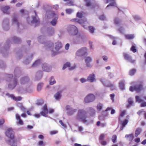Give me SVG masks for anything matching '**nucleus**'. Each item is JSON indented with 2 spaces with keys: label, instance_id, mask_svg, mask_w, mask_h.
<instances>
[{
  "label": "nucleus",
  "instance_id": "obj_1",
  "mask_svg": "<svg viewBox=\"0 0 146 146\" xmlns=\"http://www.w3.org/2000/svg\"><path fill=\"white\" fill-rule=\"evenodd\" d=\"M21 75V71L18 67H16L15 69L14 76L11 74H6V80L9 82L8 85V88L9 89L12 90L15 88L18 84L17 78Z\"/></svg>",
  "mask_w": 146,
  "mask_h": 146
},
{
  "label": "nucleus",
  "instance_id": "obj_26",
  "mask_svg": "<svg viewBox=\"0 0 146 146\" xmlns=\"http://www.w3.org/2000/svg\"><path fill=\"white\" fill-rule=\"evenodd\" d=\"M9 9L10 7L9 6H6L2 8L1 10L4 13L9 14V13L8 11V10Z\"/></svg>",
  "mask_w": 146,
  "mask_h": 146
},
{
  "label": "nucleus",
  "instance_id": "obj_18",
  "mask_svg": "<svg viewBox=\"0 0 146 146\" xmlns=\"http://www.w3.org/2000/svg\"><path fill=\"white\" fill-rule=\"evenodd\" d=\"M100 81L105 87H114V84L110 82L107 81L105 82L103 80H101Z\"/></svg>",
  "mask_w": 146,
  "mask_h": 146
},
{
  "label": "nucleus",
  "instance_id": "obj_8",
  "mask_svg": "<svg viewBox=\"0 0 146 146\" xmlns=\"http://www.w3.org/2000/svg\"><path fill=\"white\" fill-rule=\"evenodd\" d=\"M48 13L53 19L52 21L50 22V24L53 26L56 25L57 24V21L58 18V15L54 12H52L50 11L48 12Z\"/></svg>",
  "mask_w": 146,
  "mask_h": 146
},
{
  "label": "nucleus",
  "instance_id": "obj_24",
  "mask_svg": "<svg viewBox=\"0 0 146 146\" xmlns=\"http://www.w3.org/2000/svg\"><path fill=\"white\" fill-rule=\"evenodd\" d=\"M42 66V69L44 71L49 72L51 70L50 68L47 66V64L46 63L43 64Z\"/></svg>",
  "mask_w": 146,
  "mask_h": 146
},
{
  "label": "nucleus",
  "instance_id": "obj_58",
  "mask_svg": "<svg viewBox=\"0 0 146 146\" xmlns=\"http://www.w3.org/2000/svg\"><path fill=\"white\" fill-rule=\"evenodd\" d=\"M117 137L116 135H114L113 136L111 140L113 143H115L117 139Z\"/></svg>",
  "mask_w": 146,
  "mask_h": 146
},
{
  "label": "nucleus",
  "instance_id": "obj_47",
  "mask_svg": "<svg viewBox=\"0 0 146 146\" xmlns=\"http://www.w3.org/2000/svg\"><path fill=\"white\" fill-rule=\"evenodd\" d=\"M84 1L86 3V5L87 7H89L91 5V3L90 0H84Z\"/></svg>",
  "mask_w": 146,
  "mask_h": 146
},
{
  "label": "nucleus",
  "instance_id": "obj_36",
  "mask_svg": "<svg viewBox=\"0 0 146 146\" xmlns=\"http://www.w3.org/2000/svg\"><path fill=\"white\" fill-rule=\"evenodd\" d=\"M6 67L5 64L1 60H0V68L4 69Z\"/></svg>",
  "mask_w": 146,
  "mask_h": 146
},
{
  "label": "nucleus",
  "instance_id": "obj_23",
  "mask_svg": "<svg viewBox=\"0 0 146 146\" xmlns=\"http://www.w3.org/2000/svg\"><path fill=\"white\" fill-rule=\"evenodd\" d=\"M12 23L13 25H17L18 28H19V23L17 20V16H13L12 20Z\"/></svg>",
  "mask_w": 146,
  "mask_h": 146
},
{
  "label": "nucleus",
  "instance_id": "obj_49",
  "mask_svg": "<svg viewBox=\"0 0 146 146\" xmlns=\"http://www.w3.org/2000/svg\"><path fill=\"white\" fill-rule=\"evenodd\" d=\"M43 111L45 112L46 113H48V110L47 108V105L45 104L43 107Z\"/></svg>",
  "mask_w": 146,
  "mask_h": 146
},
{
  "label": "nucleus",
  "instance_id": "obj_15",
  "mask_svg": "<svg viewBox=\"0 0 146 146\" xmlns=\"http://www.w3.org/2000/svg\"><path fill=\"white\" fill-rule=\"evenodd\" d=\"M73 20L76 22L78 23L81 25L84 28L86 29L87 27L86 26V21L85 20H82V19H74Z\"/></svg>",
  "mask_w": 146,
  "mask_h": 146
},
{
  "label": "nucleus",
  "instance_id": "obj_13",
  "mask_svg": "<svg viewBox=\"0 0 146 146\" xmlns=\"http://www.w3.org/2000/svg\"><path fill=\"white\" fill-rule=\"evenodd\" d=\"M2 27L4 30H8L9 29V20L7 18H5L3 21Z\"/></svg>",
  "mask_w": 146,
  "mask_h": 146
},
{
  "label": "nucleus",
  "instance_id": "obj_52",
  "mask_svg": "<svg viewBox=\"0 0 146 146\" xmlns=\"http://www.w3.org/2000/svg\"><path fill=\"white\" fill-rule=\"evenodd\" d=\"M118 31L121 34H124V29L123 27H121L118 29Z\"/></svg>",
  "mask_w": 146,
  "mask_h": 146
},
{
  "label": "nucleus",
  "instance_id": "obj_43",
  "mask_svg": "<svg viewBox=\"0 0 146 146\" xmlns=\"http://www.w3.org/2000/svg\"><path fill=\"white\" fill-rule=\"evenodd\" d=\"M56 82L54 80V77L52 76L51 77L50 80L49 84L50 85H53L56 83Z\"/></svg>",
  "mask_w": 146,
  "mask_h": 146
},
{
  "label": "nucleus",
  "instance_id": "obj_48",
  "mask_svg": "<svg viewBox=\"0 0 146 146\" xmlns=\"http://www.w3.org/2000/svg\"><path fill=\"white\" fill-rule=\"evenodd\" d=\"M120 22V20L118 19L117 18H115L114 20V23L115 25H118Z\"/></svg>",
  "mask_w": 146,
  "mask_h": 146
},
{
  "label": "nucleus",
  "instance_id": "obj_20",
  "mask_svg": "<svg viewBox=\"0 0 146 146\" xmlns=\"http://www.w3.org/2000/svg\"><path fill=\"white\" fill-rule=\"evenodd\" d=\"M92 58L90 56L86 57L85 58V62L86 64V66L88 68H91L92 65L90 64V62L92 61Z\"/></svg>",
  "mask_w": 146,
  "mask_h": 146
},
{
  "label": "nucleus",
  "instance_id": "obj_6",
  "mask_svg": "<svg viewBox=\"0 0 146 146\" xmlns=\"http://www.w3.org/2000/svg\"><path fill=\"white\" fill-rule=\"evenodd\" d=\"M143 84L142 82H140L137 83L133 86H131L130 87L129 90L131 92H133L135 91L137 93L140 92L143 90Z\"/></svg>",
  "mask_w": 146,
  "mask_h": 146
},
{
  "label": "nucleus",
  "instance_id": "obj_29",
  "mask_svg": "<svg viewBox=\"0 0 146 146\" xmlns=\"http://www.w3.org/2000/svg\"><path fill=\"white\" fill-rule=\"evenodd\" d=\"M55 44V48L56 51H58L62 47V44L60 42L58 41Z\"/></svg>",
  "mask_w": 146,
  "mask_h": 146
},
{
  "label": "nucleus",
  "instance_id": "obj_12",
  "mask_svg": "<svg viewBox=\"0 0 146 146\" xmlns=\"http://www.w3.org/2000/svg\"><path fill=\"white\" fill-rule=\"evenodd\" d=\"M95 99V96L92 94H89L86 97L84 101L86 103H89L94 101Z\"/></svg>",
  "mask_w": 146,
  "mask_h": 146
},
{
  "label": "nucleus",
  "instance_id": "obj_3",
  "mask_svg": "<svg viewBox=\"0 0 146 146\" xmlns=\"http://www.w3.org/2000/svg\"><path fill=\"white\" fill-rule=\"evenodd\" d=\"M5 134L6 136L11 139L8 140L9 144H12L11 146H17V140L14 138V133L12 129L8 128L5 132Z\"/></svg>",
  "mask_w": 146,
  "mask_h": 146
},
{
  "label": "nucleus",
  "instance_id": "obj_59",
  "mask_svg": "<svg viewBox=\"0 0 146 146\" xmlns=\"http://www.w3.org/2000/svg\"><path fill=\"white\" fill-rule=\"evenodd\" d=\"M128 122L127 119H125L123 121L122 123V125L123 126H125Z\"/></svg>",
  "mask_w": 146,
  "mask_h": 146
},
{
  "label": "nucleus",
  "instance_id": "obj_37",
  "mask_svg": "<svg viewBox=\"0 0 146 146\" xmlns=\"http://www.w3.org/2000/svg\"><path fill=\"white\" fill-rule=\"evenodd\" d=\"M61 92H58L55 94L54 96L56 100H58L61 97Z\"/></svg>",
  "mask_w": 146,
  "mask_h": 146
},
{
  "label": "nucleus",
  "instance_id": "obj_45",
  "mask_svg": "<svg viewBox=\"0 0 146 146\" xmlns=\"http://www.w3.org/2000/svg\"><path fill=\"white\" fill-rule=\"evenodd\" d=\"M70 64L69 62H67L63 66L62 68V69L63 70H64L66 67H70Z\"/></svg>",
  "mask_w": 146,
  "mask_h": 146
},
{
  "label": "nucleus",
  "instance_id": "obj_50",
  "mask_svg": "<svg viewBox=\"0 0 146 146\" xmlns=\"http://www.w3.org/2000/svg\"><path fill=\"white\" fill-rule=\"evenodd\" d=\"M135 99L136 102H141L143 101L142 100L140 99L139 98V96H136Z\"/></svg>",
  "mask_w": 146,
  "mask_h": 146
},
{
  "label": "nucleus",
  "instance_id": "obj_17",
  "mask_svg": "<svg viewBox=\"0 0 146 146\" xmlns=\"http://www.w3.org/2000/svg\"><path fill=\"white\" fill-rule=\"evenodd\" d=\"M23 51L26 52V49L23 47L21 49L19 50L16 52V55L19 59H21L23 56L22 52Z\"/></svg>",
  "mask_w": 146,
  "mask_h": 146
},
{
  "label": "nucleus",
  "instance_id": "obj_14",
  "mask_svg": "<svg viewBox=\"0 0 146 146\" xmlns=\"http://www.w3.org/2000/svg\"><path fill=\"white\" fill-rule=\"evenodd\" d=\"M30 80V79L27 76H25L21 78L20 79V83L21 85L27 84Z\"/></svg>",
  "mask_w": 146,
  "mask_h": 146
},
{
  "label": "nucleus",
  "instance_id": "obj_53",
  "mask_svg": "<svg viewBox=\"0 0 146 146\" xmlns=\"http://www.w3.org/2000/svg\"><path fill=\"white\" fill-rule=\"evenodd\" d=\"M99 19L102 21L106 20V19L104 15H102L99 17Z\"/></svg>",
  "mask_w": 146,
  "mask_h": 146
},
{
  "label": "nucleus",
  "instance_id": "obj_39",
  "mask_svg": "<svg viewBox=\"0 0 146 146\" xmlns=\"http://www.w3.org/2000/svg\"><path fill=\"white\" fill-rule=\"evenodd\" d=\"M40 60L39 59L36 60L32 65V67H35L39 64L40 63Z\"/></svg>",
  "mask_w": 146,
  "mask_h": 146
},
{
  "label": "nucleus",
  "instance_id": "obj_40",
  "mask_svg": "<svg viewBox=\"0 0 146 146\" xmlns=\"http://www.w3.org/2000/svg\"><path fill=\"white\" fill-rule=\"evenodd\" d=\"M125 37L127 39L131 40L134 38V36L133 35H125Z\"/></svg>",
  "mask_w": 146,
  "mask_h": 146
},
{
  "label": "nucleus",
  "instance_id": "obj_11",
  "mask_svg": "<svg viewBox=\"0 0 146 146\" xmlns=\"http://www.w3.org/2000/svg\"><path fill=\"white\" fill-rule=\"evenodd\" d=\"M34 12L35 13V16H32V20L31 21V23H35V27H36L37 25L38 26L40 24V21L36 11L34 10Z\"/></svg>",
  "mask_w": 146,
  "mask_h": 146
},
{
  "label": "nucleus",
  "instance_id": "obj_54",
  "mask_svg": "<svg viewBox=\"0 0 146 146\" xmlns=\"http://www.w3.org/2000/svg\"><path fill=\"white\" fill-rule=\"evenodd\" d=\"M38 145L39 146H45V144L42 141H39L38 143Z\"/></svg>",
  "mask_w": 146,
  "mask_h": 146
},
{
  "label": "nucleus",
  "instance_id": "obj_57",
  "mask_svg": "<svg viewBox=\"0 0 146 146\" xmlns=\"http://www.w3.org/2000/svg\"><path fill=\"white\" fill-rule=\"evenodd\" d=\"M133 17L135 20L136 21H138L141 19V18L137 15H135L133 16Z\"/></svg>",
  "mask_w": 146,
  "mask_h": 146
},
{
  "label": "nucleus",
  "instance_id": "obj_21",
  "mask_svg": "<svg viewBox=\"0 0 146 146\" xmlns=\"http://www.w3.org/2000/svg\"><path fill=\"white\" fill-rule=\"evenodd\" d=\"M6 95L8 96L9 97H11V98L13 99V100H15L16 101H20L22 99V98L20 96H18V97H16L13 94H10L9 93H7Z\"/></svg>",
  "mask_w": 146,
  "mask_h": 146
},
{
  "label": "nucleus",
  "instance_id": "obj_31",
  "mask_svg": "<svg viewBox=\"0 0 146 146\" xmlns=\"http://www.w3.org/2000/svg\"><path fill=\"white\" fill-rule=\"evenodd\" d=\"M142 131V130L141 128L140 127L137 128L135 131V136L136 137H137L138 135L140 134Z\"/></svg>",
  "mask_w": 146,
  "mask_h": 146
},
{
  "label": "nucleus",
  "instance_id": "obj_25",
  "mask_svg": "<svg viewBox=\"0 0 146 146\" xmlns=\"http://www.w3.org/2000/svg\"><path fill=\"white\" fill-rule=\"evenodd\" d=\"M33 54H31L30 56H28L27 58L24 61V63L26 64H28L30 61L32 59L33 57Z\"/></svg>",
  "mask_w": 146,
  "mask_h": 146
},
{
  "label": "nucleus",
  "instance_id": "obj_62",
  "mask_svg": "<svg viewBox=\"0 0 146 146\" xmlns=\"http://www.w3.org/2000/svg\"><path fill=\"white\" fill-rule=\"evenodd\" d=\"M116 3L115 2H113L112 3H110L107 6L106 8H108V7L110 6H116Z\"/></svg>",
  "mask_w": 146,
  "mask_h": 146
},
{
  "label": "nucleus",
  "instance_id": "obj_10",
  "mask_svg": "<svg viewBox=\"0 0 146 146\" xmlns=\"http://www.w3.org/2000/svg\"><path fill=\"white\" fill-rule=\"evenodd\" d=\"M76 36L77 38L74 39L73 43L75 44L82 43L84 39L83 35L81 33H79L76 35Z\"/></svg>",
  "mask_w": 146,
  "mask_h": 146
},
{
  "label": "nucleus",
  "instance_id": "obj_19",
  "mask_svg": "<svg viewBox=\"0 0 146 146\" xmlns=\"http://www.w3.org/2000/svg\"><path fill=\"white\" fill-rule=\"evenodd\" d=\"M123 56L124 58L128 60L129 62L131 63H134L135 62V60H133L132 59V57L129 55L126 54L124 53L123 54Z\"/></svg>",
  "mask_w": 146,
  "mask_h": 146
},
{
  "label": "nucleus",
  "instance_id": "obj_35",
  "mask_svg": "<svg viewBox=\"0 0 146 146\" xmlns=\"http://www.w3.org/2000/svg\"><path fill=\"white\" fill-rule=\"evenodd\" d=\"M17 106L22 111H25V108L23 105L22 103L17 102L16 104Z\"/></svg>",
  "mask_w": 146,
  "mask_h": 146
},
{
  "label": "nucleus",
  "instance_id": "obj_33",
  "mask_svg": "<svg viewBox=\"0 0 146 146\" xmlns=\"http://www.w3.org/2000/svg\"><path fill=\"white\" fill-rule=\"evenodd\" d=\"M48 34L49 36H51L54 33V29L52 27L48 28Z\"/></svg>",
  "mask_w": 146,
  "mask_h": 146
},
{
  "label": "nucleus",
  "instance_id": "obj_28",
  "mask_svg": "<svg viewBox=\"0 0 146 146\" xmlns=\"http://www.w3.org/2000/svg\"><path fill=\"white\" fill-rule=\"evenodd\" d=\"M77 111V109H74L71 108L70 110L67 111V114L68 115H71Z\"/></svg>",
  "mask_w": 146,
  "mask_h": 146
},
{
  "label": "nucleus",
  "instance_id": "obj_41",
  "mask_svg": "<svg viewBox=\"0 0 146 146\" xmlns=\"http://www.w3.org/2000/svg\"><path fill=\"white\" fill-rule=\"evenodd\" d=\"M43 85V83L42 82L39 83L37 85V90L38 91L40 90Z\"/></svg>",
  "mask_w": 146,
  "mask_h": 146
},
{
  "label": "nucleus",
  "instance_id": "obj_5",
  "mask_svg": "<svg viewBox=\"0 0 146 146\" xmlns=\"http://www.w3.org/2000/svg\"><path fill=\"white\" fill-rule=\"evenodd\" d=\"M45 39V37L43 36H40L38 38V41L41 44H45L46 48H52L53 47V44L52 43L49 41L45 42L44 41Z\"/></svg>",
  "mask_w": 146,
  "mask_h": 146
},
{
  "label": "nucleus",
  "instance_id": "obj_42",
  "mask_svg": "<svg viewBox=\"0 0 146 146\" xmlns=\"http://www.w3.org/2000/svg\"><path fill=\"white\" fill-rule=\"evenodd\" d=\"M103 105L100 103H98L97 106V109L98 110L100 111L103 108Z\"/></svg>",
  "mask_w": 146,
  "mask_h": 146
},
{
  "label": "nucleus",
  "instance_id": "obj_64",
  "mask_svg": "<svg viewBox=\"0 0 146 146\" xmlns=\"http://www.w3.org/2000/svg\"><path fill=\"white\" fill-rule=\"evenodd\" d=\"M142 103L141 104L140 106L141 107H144L146 106V102L142 101Z\"/></svg>",
  "mask_w": 146,
  "mask_h": 146
},
{
  "label": "nucleus",
  "instance_id": "obj_61",
  "mask_svg": "<svg viewBox=\"0 0 146 146\" xmlns=\"http://www.w3.org/2000/svg\"><path fill=\"white\" fill-rule=\"evenodd\" d=\"M105 137V135L104 134H102L100 135L99 138L100 141H103Z\"/></svg>",
  "mask_w": 146,
  "mask_h": 146
},
{
  "label": "nucleus",
  "instance_id": "obj_2",
  "mask_svg": "<svg viewBox=\"0 0 146 146\" xmlns=\"http://www.w3.org/2000/svg\"><path fill=\"white\" fill-rule=\"evenodd\" d=\"M21 42L20 38L16 36H13L12 39V42L10 39H8L7 40L4 46L0 50V53L2 54L3 56L6 57L8 55V51L9 50L10 44L11 43H19Z\"/></svg>",
  "mask_w": 146,
  "mask_h": 146
},
{
  "label": "nucleus",
  "instance_id": "obj_51",
  "mask_svg": "<svg viewBox=\"0 0 146 146\" xmlns=\"http://www.w3.org/2000/svg\"><path fill=\"white\" fill-rule=\"evenodd\" d=\"M131 50L133 52L135 53L137 51V49L136 47L134 45H132L131 48Z\"/></svg>",
  "mask_w": 146,
  "mask_h": 146
},
{
  "label": "nucleus",
  "instance_id": "obj_7",
  "mask_svg": "<svg viewBox=\"0 0 146 146\" xmlns=\"http://www.w3.org/2000/svg\"><path fill=\"white\" fill-rule=\"evenodd\" d=\"M67 30L71 35L73 36L76 35L79 33L78 28L74 25H70L68 26Z\"/></svg>",
  "mask_w": 146,
  "mask_h": 146
},
{
  "label": "nucleus",
  "instance_id": "obj_16",
  "mask_svg": "<svg viewBox=\"0 0 146 146\" xmlns=\"http://www.w3.org/2000/svg\"><path fill=\"white\" fill-rule=\"evenodd\" d=\"M43 76L42 72L41 71H38L36 73L34 81H38L40 80L42 78Z\"/></svg>",
  "mask_w": 146,
  "mask_h": 146
},
{
  "label": "nucleus",
  "instance_id": "obj_63",
  "mask_svg": "<svg viewBox=\"0 0 146 146\" xmlns=\"http://www.w3.org/2000/svg\"><path fill=\"white\" fill-rule=\"evenodd\" d=\"M66 12L68 14H71L72 12V10L71 9H67L66 10Z\"/></svg>",
  "mask_w": 146,
  "mask_h": 146
},
{
  "label": "nucleus",
  "instance_id": "obj_46",
  "mask_svg": "<svg viewBox=\"0 0 146 146\" xmlns=\"http://www.w3.org/2000/svg\"><path fill=\"white\" fill-rule=\"evenodd\" d=\"M136 70L135 69H133L130 70L129 72V75L131 76L133 75L136 72Z\"/></svg>",
  "mask_w": 146,
  "mask_h": 146
},
{
  "label": "nucleus",
  "instance_id": "obj_32",
  "mask_svg": "<svg viewBox=\"0 0 146 146\" xmlns=\"http://www.w3.org/2000/svg\"><path fill=\"white\" fill-rule=\"evenodd\" d=\"M125 137L126 138L127 140L131 141L133 140L134 136L133 134H131L129 135H126Z\"/></svg>",
  "mask_w": 146,
  "mask_h": 146
},
{
  "label": "nucleus",
  "instance_id": "obj_38",
  "mask_svg": "<svg viewBox=\"0 0 146 146\" xmlns=\"http://www.w3.org/2000/svg\"><path fill=\"white\" fill-rule=\"evenodd\" d=\"M44 103V101L43 100L40 99L37 100V102L36 103V104L38 106H40L42 105Z\"/></svg>",
  "mask_w": 146,
  "mask_h": 146
},
{
  "label": "nucleus",
  "instance_id": "obj_56",
  "mask_svg": "<svg viewBox=\"0 0 146 146\" xmlns=\"http://www.w3.org/2000/svg\"><path fill=\"white\" fill-rule=\"evenodd\" d=\"M59 52L58 51H54L53 50H52L51 55L52 56H54L57 54H58Z\"/></svg>",
  "mask_w": 146,
  "mask_h": 146
},
{
  "label": "nucleus",
  "instance_id": "obj_22",
  "mask_svg": "<svg viewBox=\"0 0 146 146\" xmlns=\"http://www.w3.org/2000/svg\"><path fill=\"white\" fill-rule=\"evenodd\" d=\"M95 80V76L94 73L90 74L87 78V80L90 82H92Z\"/></svg>",
  "mask_w": 146,
  "mask_h": 146
},
{
  "label": "nucleus",
  "instance_id": "obj_60",
  "mask_svg": "<svg viewBox=\"0 0 146 146\" xmlns=\"http://www.w3.org/2000/svg\"><path fill=\"white\" fill-rule=\"evenodd\" d=\"M48 113H46L44 111H42L40 112V114L41 115L46 117H47V115L46 114Z\"/></svg>",
  "mask_w": 146,
  "mask_h": 146
},
{
  "label": "nucleus",
  "instance_id": "obj_34",
  "mask_svg": "<svg viewBox=\"0 0 146 146\" xmlns=\"http://www.w3.org/2000/svg\"><path fill=\"white\" fill-rule=\"evenodd\" d=\"M89 113L91 116H94L95 113V110L92 108H88Z\"/></svg>",
  "mask_w": 146,
  "mask_h": 146
},
{
  "label": "nucleus",
  "instance_id": "obj_44",
  "mask_svg": "<svg viewBox=\"0 0 146 146\" xmlns=\"http://www.w3.org/2000/svg\"><path fill=\"white\" fill-rule=\"evenodd\" d=\"M89 32L91 33H93L95 30L94 28L92 26H89L88 27Z\"/></svg>",
  "mask_w": 146,
  "mask_h": 146
},
{
  "label": "nucleus",
  "instance_id": "obj_9",
  "mask_svg": "<svg viewBox=\"0 0 146 146\" xmlns=\"http://www.w3.org/2000/svg\"><path fill=\"white\" fill-rule=\"evenodd\" d=\"M77 55L79 56H86L88 55V50L86 47H83L78 50L76 52Z\"/></svg>",
  "mask_w": 146,
  "mask_h": 146
},
{
  "label": "nucleus",
  "instance_id": "obj_55",
  "mask_svg": "<svg viewBox=\"0 0 146 146\" xmlns=\"http://www.w3.org/2000/svg\"><path fill=\"white\" fill-rule=\"evenodd\" d=\"M108 77L110 79H112L114 77V75L112 73L109 72L108 73Z\"/></svg>",
  "mask_w": 146,
  "mask_h": 146
},
{
  "label": "nucleus",
  "instance_id": "obj_4",
  "mask_svg": "<svg viewBox=\"0 0 146 146\" xmlns=\"http://www.w3.org/2000/svg\"><path fill=\"white\" fill-rule=\"evenodd\" d=\"M87 112L83 109L80 110H78L77 115V119L79 121L84 123L87 122L86 120L87 118Z\"/></svg>",
  "mask_w": 146,
  "mask_h": 146
},
{
  "label": "nucleus",
  "instance_id": "obj_30",
  "mask_svg": "<svg viewBox=\"0 0 146 146\" xmlns=\"http://www.w3.org/2000/svg\"><path fill=\"white\" fill-rule=\"evenodd\" d=\"M124 83L125 81L124 80L121 81L119 82V87L122 90H123L125 89Z\"/></svg>",
  "mask_w": 146,
  "mask_h": 146
},
{
  "label": "nucleus",
  "instance_id": "obj_27",
  "mask_svg": "<svg viewBox=\"0 0 146 146\" xmlns=\"http://www.w3.org/2000/svg\"><path fill=\"white\" fill-rule=\"evenodd\" d=\"M127 102L128 104L126 106V108H129L131 106H133L134 104L133 100L131 98H130L128 99Z\"/></svg>",
  "mask_w": 146,
  "mask_h": 146
}]
</instances>
